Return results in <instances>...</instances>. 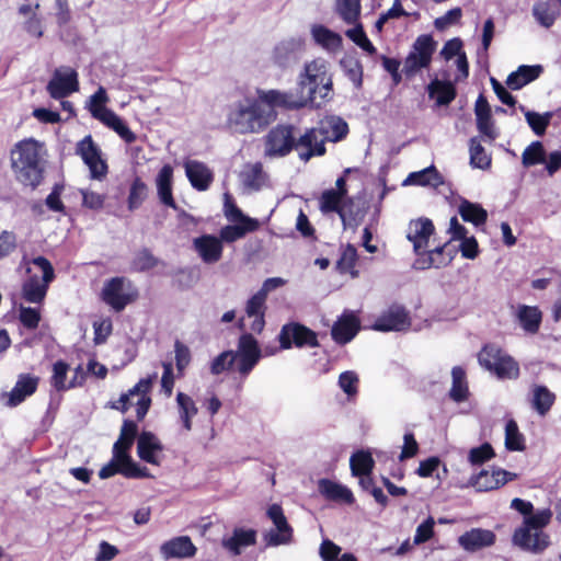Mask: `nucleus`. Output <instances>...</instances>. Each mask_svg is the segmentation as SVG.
I'll list each match as a JSON object with an SVG mask.
<instances>
[{
	"instance_id": "nucleus-27",
	"label": "nucleus",
	"mask_w": 561,
	"mask_h": 561,
	"mask_svg": "<svg viewBox=\"0 0 561 561\" xmlns=\"http://www.w3.org/2000/svg\"><path fill=\"white\" fill-rule=\"evenodd\" d=\"M196 547L188 536L174 537L160 546V553L164 559L192 558Z\"/></svg>"
},
{
	"instance_id": "nucleus-23",
	"label": "nucleus",
	"mask_w": 561,
	"mask_h": 561,
	"mask_svg": "<svg viewBox=\"0 0 561 561\" xmlns=\"http://www.w3.org/2000/svg\"><path fill=\"white\" fill-rule=\"evenodd\" d=\"M193 248L206 264L217 263L222 256L221 240L214 234H203L193 240Z\"/></svg>"
},
{
	"instance_id": "nucleus-59",
	"label": "nucleus",
	"mask_w": 561,
	"mask_h": 561,
	"mask_svg": "<svg viewBox=\"0 0 561 561\" xmlns=\"http://www.w3.org/2000/svg\"><path fill=\"white\" fill-rule=\"evenodd\" d=\"M30 263H33L34 265H36L43 273L42 275V278L45 280V282H53L55 279V271H54V267L51 265V263L44 256H37L35 259H33L32 261H30L26 255H24L22 257V262H21V265H25L26 266V272L30 273L31 272V268H30Z\"/></svg>"
},
{
	"instance_id": "nucleus-53",
	"label": "nucleus",
	"mask_w": 561,
	"mask_h": 561,
	"mask_svg": "<svg viewBox=\"0 0 561 561\" xmlns=\"http://www.w3.org/2000/svg\"><path fill=\"white\" fill-rule=\"evenodd\" d=\"M453 385L449 391L450 398L456 402H462L468 397V385L465 370L456 366L451 370Z\"/></svg>"
},
{
	"instance_id": "nucleus-63",
	"label": "nucleus",
	"mask_w": 561,
	"mask_h": 561,
	"mask_svg": "<svg viewBox=\"0 0 561 561\" xmlns=\"http://www.w3.org/2000/svg\"><path fill=\"white\" fill-rule=\"evenodd\" d=\"M157 262V259L148 250H141L135 255L131 268L137 272H145L153 268Z\"/></svg>"
},
{
	"instance_id": "nucleus-36",
	"label": "nucleus",
	"mask_w": 561,
	"mask_h": 561,
	"mask_svg": "<svg viewBox=\"0 0 561 561\" xmlns=\"http://www.w3.org/2000/svg\"><path fill=\"white\" fill-rule=\"evenodd\" d=\"M51 282H45L37 275L30 276L22 285V297L31 304H42Z\"/></svg>"
},
{
	"instance_id": "nucleus-20",
	"label": "nucleus",
	"mask_w": 561,
	"mask_h": 561,
	"mask_svg": "<svg viewBox=\"0 0 561 561\" xmlns=\"http://www.w3.org/2000/svg\"><path fill=\"white\" fill-rule=\"evenodd\" d=\"M433 232L434 225L428 218H417L409 222L407 238L412 242L415 254L422 255L425 252Z\"/></svg>"
},
{
	"instance_id": "nucleus-33",
	"label": "nucleus",
	"mask_w": 561,
	"mask_h": 561,
	"mask_svg": "<svg viewBox=\"0 0 561 561\" xmlns=\"http://www.w3.org/2000/svg\"><path fill=\"white\" fill-rule=\"evenodd\" d=\"M542 72L540 65L527 66L523 65L508 75L506 84L512 90H519L526 84L536 80Z\"/></svg>"
},
{
	"instance_id": "nucleus-49",
	"label": "nucleus",
	"mask_w": 561,
	"mask_h": 561,
	"mask_svg": "<svg viewBox=\"0 0 561 561\" xmlns=\"http://www.w3.org/2000/svg\"><path fill=\"white\" fill-rule=\"evenodd\" d=\"M470 165L474 169L486 170L491 165V156L485 151L478 137L469 142Z\"/></svg>"
},
{
	"instance_id": "nucleus-6",
	"label": "nucleus",
	"mask_w": 561,
	"mask_h": 561,
	"mask_svg": "<svg viewBox=\"0 0 561 561\" xmlns=\"http://www.w3.org/2000/svg\"><path fill=\"white\" fill-rule=\"evenodd\" d=\"M479 364L499 379H516L519 376L518 363L495 344H488L478 354Z\"/></svg>"
},
{
	"instance_id": "nucleus-19",
	"label": "nucleus",
	"mask_w": 561,
	"mask_h": 561,
	"mask_svg": "<svg viewBox=\"0 0 561 561\" xmlns=\"http://www.w3.org/2000/svg\"><path fill=\"white\" fill-rule=\"evenodd\" d=\"M267 297L260 291L251 296L245 304V314L251 322L247 325L243 320H240V328H248L254 333H261L265 327V310Z\"/></svg>"
},
{
	"instance_id": "nucleus-17",
	"label": "nucleus",
	"mask_w": 561,
	"mask_h": 561,
	"mask_svg": "<svg viewBox=\"0 0 561 561\" xmlns=\"http://www.w3.org/2000/svg\"><path fill=\"white\" fill-rule=\"evenodd\" d=\"M411 324L408 311L401 306H391L383 313H381L373 329L381 332L389 331H403Z\"/></svg>"
},
{
	"instance_id": "nucleus-38",
	"label": "nucleus",
	"mask_w": 561,
	"mask_h": 561,
	"mask_svg": "<svg viewBox=\"0 0 561 561\" xmlns=\"http://www.w3.org/2000/svg\"><path fill=\"white\" fill-rule=\"evenodd\" d=\"M259 228V221L256 219H245L239 225H228L220 229L219 239L222 242H234L242 239L248 232L255 231Z\"/></svg>"
},
{
	"instance_id": "nucleus-61",
	"label": "nucleus",
	"mask_w": 561,
	"mask_h": 561,
	"mask_svg": "<svg viewBox=\"0 0 561 561\" xmlns=\"http://www.w3.org/2000/svg\"><path fill=\"white\" fill-rule=\"evenodd\" d=\"M435 519L428 516L423 523H421L413 537V543L419 546L428 541L434 536Z\"/></svg>"
},
{
	"instance_id": "nucleus-28",
	"label": "nucleus",
	"mask_w": 561,
	"mask_h": 561,
	"mask_svg": "<svg viewBox=\"0 0 561 561\" xmlns=\"http://www.w3.org/2000/svg\"><path fill=\"white\" fill-rule=\"evenodd\" d=\"M359 320L352 312H344L332 327V337L340 344H346L357 334Z\"/></svg>"
},
{
	"instance_id": "nucleus-35",
	"label": "nucleus",
	"mask_w": 561,
	"mask_h": 561,
	"mask_svg": "<svg viewBox=\"0 0 561 561\" xmlns=\"http://www.w3.org/2000/svg\"><path fill=\"white\" fill-rule=\"evenodd\" d=\"M256 533L253 529L237 528L231 537L222 539V547L233 556H239L241 549L255 543Z\"/></svg>"
},
{
	"instance_id": "nucleus-62",
	"label": "nucleus",
	"mask_w": 561,
	"mask_h": 561,
	"mask_svg": "<svg viewBox=\"0 0 561 561\" xmlns=\"http://www.w3.org/2000/svg\"><path fill=\"white\" fill-rule=\"evenodd\" d=\"M236 356H233L232 351H226L215 357L210 364V371L214 375H219L229 368L236 363Z\"/></svg>"
},
{
	"instance_id": "nucleus-44",
	"label": "nucleus",
	"mask_w": 561,
	"mask_h": 561,
	"mask_svg": "<svg viewBox=\"0 0 561 561\" xmlns=\"http://www.w3.org/2000/svg\"><path fill=\"white\" fill-rule=\"evenodd\" d=\"M444 249L445 247L437 245L435 249L428 251L427 253L424 252L414 262L413 266L417 270H426L431 267L439 268L447 265L451 261V256L446 259L443 255Z\"/></svg>"
},
{
	"instance_id": "nucleus-41",
	"label": "nucleus",
	"mask_w": 561,
	"mask_h": 561,
	"mask_svg": "<svg viewBox=\"0 0 561 561\" xmlns=\"http://www.w3.org/2000/svg\"><path fill=\"white\" fill-rule=\"evenodd\" d=\"M443 183V179L435 169L434 165L427 167L421 171L412 172L404 180L403 184L412 185H431L434 187L439 186Z\"/></svg>"
},
{
	"instance_id": "nucleus-15",
	"label": "nucleus",
	"mask_w": 561,
	"mask_h": 561,
	"mask_svg": "<svg viewBox=\"0 0 561 561\" xmlns=\"http://www.w3.org/2000/svg\"><path fill=\"white\" fill-rule=\"evenodd\" d=\"M278 340L280 347L284 350L290 348L293 345L297 347L318 346L316 333L299 323L285 324L279 332Z\"/></svg>"
},
{
	"instance_id": "nucleus-24",
	"label": "nucleus",
	"mask_w": 561,
	"mask_h": 561,
	"mask_svg": "<svg viewBox=\"0 0 561 561\" xmlns=\"http://www.w3.org/2000/svg\"><path fill=\"white\" fill-rule=\"evenodd\" d=\"M37 383V377H33L28 374L20 375L12 390L2 394V398L7 399L4 404L10 408L19 405L36 391Z\"/></svg>"
},
{
	"instance_id": "nucleus-47",
	"label": "nucleus",
	"mask_w": 561,
	"mask_h": 561,
	"mask_svg": "<svg viewBox=\"0 0 561 561\" xmlns=\"http://www.w3.org/2000/svg\"><path fill=\"white\" fill-rule=\"evenodd\" d=\"M522 328L528 333H536L541 323V312L537 307L520 306L517 313Z\"/></svg>"
},
{
	"instance_id": "nucleus-29",
	"label": "nucleus",
	"mask_w": 561,
	"mask_h": 561,
	"mask_svg": "<svg viewBox=\"0 0 561 561\" xmlns=\"http://www.w3.org/2000/svg\"><path fill=\"white\" fill-rule=\"evenodd\" d=\"M318 489L320 494L329 501L345 504L354 503L355 499L352 491L347 486L335 481L321 479L318 482Z\"/></svg>"
},
{
	"instance_id": "nucleus-5",
	"label": "nucleus",
	"mask_w": 561,
	"mask_h": 561,
	"mask_svg": "<svg viewBox=\"0 0 561 561\" xmlns=\"http://www.w3.org/2000/svg\"><path fill=\"white\" fill-rule=\"evenodd\" d=\"M107 102L108 96L106 90L100 87L88 99L85 107L94 119L115 131L127 144H133L137 138L136 135L115 112L106 107Z\"/></svg>"
},
{
	"instance_id": "nucleus-3",
	"label": "nucleus",
	"mask_w": 561,
	"mask_h": 561,
	"mask_svg": "<svg viewBox=\"0 0 561 561\" xmlns=\"http://www.w3.org/2000/svg\"><path fill=\"white\" fill-rule=\"evenodd\" d=\"M332 77L323 59L306 64L298 78V91L306 105L320 107L332 98Z\"/></svg>"
},
{
	"instance_id": "nucleus-10",
	"label": "nucleus",
	"mask_w": 561,
	"mask_h": 561,
	"mask_svg": "<svg viewBox=\"0 0 561 561\" xmlns=\"http://www.w3.org/2000/svg\"><path fill=\"white\" fill-rule=\"evenodd\" d=\"M233 356H236L234 360L238 373L247 377L262 356L257 340L251 333H243L239 339Z\"/></svg>"
},
{
	"instance_id": "nucleus-25",
	"label": "nucleus",
	"mask_w": 561,
	"mask_h": 561,
	"mask_svg": "<svg viewBox=\"0 0 561 561\" xmlns=\"http://www.w3.org/2000/svg\"><path fill=\"white\" fill-rule=\"evenodd\" d=\"M322 141L337 142L348 133L347 123L337 116H327L322 118L316 127Z\"/></svg>"
},
{
	"instance_id": "nucleus-48",
	"label": "nucleus",
	"mask_w": 561,
	"mask_h": 561,
	"mask_svg": "<svg viewBox=\"0 0 561 561\" xmlns=\"http://www.w3.org/2000/svg\"><path fill=\"white\" fill-rule=\"evenodd\" d=\"M341 192L334 188L325 190L319 198V208L322 214L337 213L339 215L345 209Z\"/></svg>"
},
{
	"instance_id": "nucleus-12",
	"label": "nucleus",
	"mask_w": 561,
	"mask_h": 561,
	"mask_svg": "<svg viewBox=\"0 0 561 561\" xmlns=\"http://www.w3.org/2000/svg\"><path fill=\"white\" fill-rule=\"evenodd\" d=\"M434 49L435 43L430 35L419 36L413 44L412 50L404 60L403 71L405 75L412 76L422 68L428 67Z\"/></svg>"
},
{
	"instance_id": "nucleus-30",
	"label": "nucleus",
	"mask_w": 561,
	"mask_h": 561,
	"mask_svg": "<svg viewBox=\"0 0 561 561\" xmlns=\"http://www.w3.org/2000/svg\"><path fill=\"white\" fill-rule=\"evenodd\" d=\"M162 450L157 436L150 432H142L138 437L137 453L140 459L151 465H159L158 454Z\"/></svg>"
},
{
	"instance_id": "nucleus-50",
	"label": "nucleus",
	"mask_w": 561,
	"mask_h": 561,
	"mask_svg": "<svg viewBox=\"0 0 561 561\" xmlns=\"http://www.w3.org/2000/svg\"><path fill=\"white\" fill-rule=\"evenodd\" d=\"M519 111H522L525 115L526 122L531 128V130L538 135L542 136L546 133L547 127L550 124V121L552 118L551 112H546L543 114L528 111L524 105L518 106Z\"/></svg>"
},
{
	"instance_id": "nucleus-40",
	"label": "nucleus",
	"mask_w": 561,
	"mask_h": 561,
	"mask_svg": "<svg viewBox=\"0 0 561 561\" xmlns=\"http://www.w3.org/2000/svg\"><path fill=\"white\" fill-rule=\"evenodd\" d=\"M69 365L62 360H58L53 366L51 386L57 391H65L75 387L80 386V380L77 377H72L67 382V374L69 371Z\"/></svg>"
},
{
	"instance_id": "nucleus-57",
	"label": "nucleus",
	"mask_w": 561,
	"mask_h": 561,
	"mask_svg": "<svg viewBox=\"0 0 561 561\" xmlns=\"http://www.w3.org/2000/svg\"><path fill=\"white\" fill-rule=\"evenodd\" d=\"M340 64L348 79L359 88L363 81V68L359 60L354 56H345Z\"/></svg>"
},
{
	"instance_id": "nucleus-18",
	"label": "nucleus",
	"mask_w": 561,
	"mask_h": 561,
	"mask_svg": "<svg viewBox=\"0 0 561 561\" xmlns=\"http://www.w3.org/2000/svg\"><path fill=\"white\" fill-rule=\"evenodd\" d=\"M295 150L300 160L307 162L313 157L325 153V145L316 127L307 129L295 142Z\"/></svg>"
},
{
	"instance_id": "nucleus-8",
	"label": "nucleus",
	"mask_w": 561,
	"mask_h": 561,
	"mask_svg": "<svg viewBox=\"0 0 561 561\" xmlns=\"http://www.w3.org/2000/svg\"><path fill=\"white\" fill-rule=\"evenodd\" d=\"M116 473H121L126 478L148 477L147 468H140L133 461L129 454L118 450V447L113 448V457L100 469L99 477L101 479H108Z\"/></svg>"
},
{
	"instance_id": "nucleus-9",
	"label": "nucleus",
	"mask_w": 561,
	"mask_h": 561,
	"mask_svg": "<svg viewBox=\"0 0 561 561\" xmlns=\"http://www.w3.org/2000/svg\"><path fill=\"white\" fill-rule=\"evenodd\" d=\"M294 126L277 125L265 136L264 154L268 158L287 156L295 149Z\"/></svg>"
},
{
	"instance_id": "nucleus-42",
	"label": "nucleus",
	"mask_w": 561,
	"mask_h": 561,
	"mask_svg": "<svg viewBox=\"0 0 561 561\" xmlns=\"http://www.w3.org/2000/svg\"><path fill=\"white\" fill-rule=\"evenodd\" d=\"M458 213L465 221L471 222L474 226L483 225L488 218L486 210L480 204L471 203L467 199L461 201L458 206Z\"/></svg>"
},
{
	"instance_id": "nucleus-43",
	"label": "nucleus",
	"mask_w": 561,
	"mask_h": 561,
	"mask_svg": "<svg viewBox=\"0 0 561 561\" xmlns=\"http://www.w3.org/2000/svg\"><path fill=\"white\" fill-rule=\"evenodd\" d=\"M176 403L183 428L185 432H190L192 430V419L197 414L198 409L194 400L183 392L176 394Z\"/></svg>"
},
{
	"instance_id": "nucleus-56",
	"label": "nucleus",
	"mask_w": 561,
	"mask_h": 561,
	"mask_svg": "<svg viewBox=\"0 0 561 561\" xmlns=\"http://www.w3.org/2000/svg\"><path fill=\"white\" fill-rule=\"evenodd\" d=\"M137 435V425L135 422L126 420L124 421L118 439L114 443L113 448L118 447V450L128 454V450L134 444Z\"/></svg>"
},
{
	"instance_id": "nucleus-4",
	"label": "nucleus",
	"mask_w": 561,
	"mask_h": 561,
	"mask_svg": "<svg viewBox=\"0 0 561 561\" xmlns=\"http://www.w3.org/2000/svg\"><path fill=\"white\" fill-rule=\"evenodd\" d=\"M42 145L34 139L20 141L11 152L12 168L20 182L32 187L43 178Z\"/></svg>"
},
{
	"instance_id": "nucleus-22",
	"label": "nucleus",
	"mask_w": 561,
	"mask_h": 561,
	"mask_svg": "<svg viewBox=\"0 0 561 561\" xmlns=\"http://www.w3.org/2000/svg\"><path fill=\"white\" fill-rule=\"evenodd\" d=\"M496 536L490 529L472 528L458 538L459 546L467 552H476L495 543Z\"/></svg>"
},
{
	"instance_id": "nucleus-37",
	"label": "nucleus",
	"mask_w": 561,
	"mask_h": 561,
	"mask_svg": "<svg viewBox=\"0 0 561 561\" xmlns=\"http://www.w3.org/2000/svg\"><path fill=\"white\" fill-rule=\"evenodd\" d=\"M172 178H173V168L170 164H165L159 171L156 184L159 198L162 204L176 208L172 196Z\"/></svg>"
},
{
	"instance_id": "nucleus-60",
	"label": "nucleus",
	"mask_w": 561,
	"mask_h": 561,
	"mask_svg": "<svg viewBox=\"0 0 561 561\" xmlns=\"http://www.w3.org/2000/svg\"><path fill=\"white\" fill-rule=\"evenodd\" d=\"M146 196H147L146 184L140 179H136L130 186L129 196H128V208L130 210L138 208L141 205V203L145 201Z\"/></svg>"
},
{
	"instance_id": "nucleus-64",
	"label": "nucleus",
	"mask_w": 561,
	"mask_h": 561,
	"mask_svg": "<svg viewBox=\"0 0 561 561\" xmlns=\"http://www.w3.org/2000/svg\"><path fill=\"white\" fill-rule=\"evenodd\" d=\"M82 205L89 209L98 210L104 205L105 195L90 188H80Z\"/></svg>"
},
{
	"instance_id": "nucleus-13",
	"label": "nucleus",
	"mask_w": 561,
	"mask_h": 561,
	"mask_svg": "<svg viewBox=\"0 0 561 561\" xmlns=\"http://www.w3.org/2000/svg\"><path fill=\"white\" fill-rule=\"evenodd\" d=\"M46 89L55 100L67 98L79 90L78 72L69 66L56 68Z\"/></svg>"
},
{
	"instance_id": "nucleus-7",
	"label": "nucleus",
	"mask_w": 561,
	"mask_h": 561,
	"mask_svg": "<svg viewBox=\"0 0 561 561\" xmlns=\"http://www.w3.org/2000/svg\"><path fill=\"white\" fill-rule=\"evenodd\" d=\"M138 296L137 289L131 282L124 277H113L107 280L102 289V299L115 311H122L128 304Z\"/></svg>"
},
{
	"instance_id": "nucleus-21",
	"label": "nucleus",
	"mask_w": 561,
	"mask_h": 561,
	"mask_svg": "<svg viewBox=\"0 0 561 561\" xmlns=\"http://www.w3.org/2000/svg\"><path fill=\"white\" fill-rule=\"evenodd\" d=\"M259 99L264 105H270L273 110L275 106L287 110H298L307 106L305 99L301 98L298 90L297 92H283L278 90L262 91L259 94Z\"/></svg>"
},
{
	"instance_id": "nucleus-34",
	"label": "nucleus",
	"mask_w": 561,
	"mask_h": 561,
	"mask_svg": "<svg viewBox=\"0 0 561 561\" xmlns=\"http://www.w3.org/2000/svg\"><path fill=\"white\" fill-rule=\"evenodd\" d=\"M242 185L250 191H259L265 185L267 176L260 162L249 163L243 167L239 174Z\"/></svg>"
},
{
	"instance_id": "nucleus-51",
	"label": "nucleus",
	"mask_w": 561,
	"mask_h": 561,
	"mask_svg": "<svg viewBox=\"0 0 561 561\" xmlns=\"http://www.w3.org/2000/svg\"><path fill=\"white\" fill-rule=\"evenodd\" d=\"M335 9L339 16L346 23L353 24L359 21L360 0H336Z\"/></svg>"
},
{
	"instance_id": "nucleus-14",
	"label": "nucleus",
	"mask_w": 561,
	"mask_h": 561,
	"mask_svg": "<svg viewBox=\"0 0 561 561\" xmlns=\"http://www.w3.org/2000/svg\"><path fill=\"white\" fill-rule=\"evenodd\" d=\"M267 516L273 522L275 528L266 531L263 539L266 546L277 547L288 545L293 540V528L287 523L282 507L278 504H273L267 510Z\"/></svg>"
},
{
	"instance_id": "nucleus-26",
	"label": "nucleus",
	"mask_w": 561,
	"mask_h": 561,
	"mask_svg": "<svg viewBox=\"0 0 561 561\" xmlns=\"http://www.w3.org/2000/svg\"><path fill=\"white\" fill-rule=\"evenodd\" d=\"M184 168L191 185L197 191H206L214 181L213 171L201 161L187 160Z\"/></svg>"
},
{
	"instance_id": "nucleus-52",
	"label": "nucleus",
	"mask_w": 561,
	"mask_h": 561,
	"mask_svg": "<svg viewBox=\"0 0 561 561\" xmlns=\"http://www.w3.org/2000/svg\"><path fill=\"white\" fill-rule=\"evenodd\" d=\"M531 11L537 23L545 28H550L558 16L557 10L548 1L536 2Z\"/></svg>"
},
{
	"instance_id": "nucleus-46",
	"label": "nucleus",
	"mask_w": 561,
	"mask_h": 561,
	"mask_svg": "<svg viewBox=\"0 0 561 561\" xmlns=\"http://www.w3.org/2000/svg\"><path fill=\"white\" fill-rule=\"evenodd\" d=\"M430 98H436L437 105H448L456 98V90L450 82L432 81L427 87Z\"/></svg>"
},
{
	"instance_id": "nucleus-2",
	"label": "nucleus",
	"mask_w": 561,
	"mask_h": 561,
	"mask_svg": "<svg viewBox=\"0 0 561 561\" xmlns=\"http://www.w3.org/2000/svg\"><path fill=\"white\" fill-rule=\"evenodd\" d=\"M276 119L275 110L264 105L260 99H244L230 110L227 124L238 134L260 133Z\"/></svg>"
},
{
	"instance_id": "nucleus-45",
	"label": "nucleus",
	"mask_w": 561,
	"mask_h": 561,
	"mask_svg": "<svg viewBox=\"0 0 561 561\" xmlns=\"http://www.w3.org/2000/svg\"><path fill=\"white\" fill-rule=\"evenodd\" d=\"M150 387L151 378L140 379L131 389L123 393L116 402H113L111 407L124 413L128 410L129 405L133 404V399L136 398L137 394L148 393Z\"/></svg>"
},
{
	"instance_id": "nucleus-58",
	"label": "nucleus",
	"mask_w": 561,
	"mask_h": 561,
	"mask_svg": "<svg viewBox=\"0 0 561 561\" xmlns=\"http://www.w3.org/2000/svg\"><path fill=\"white\" fill-rule=\"evenodd\" d=\"M350 466L353 476L371 473L374 460L369 453L357 451L352 455L350 459Z\"/></svg>"
},
{
	"instance_id": "nucleus-16",
	"label": "nucleus",
	"mask_w": 561,
	"mask_h": 561,
	"mask_svg": "<svg viewBox=\"0 0 561 561\" xmlns=\"http://www.w3.org/2000/svg\"><path fill=\"white\" fill-rule=\"evenodd\" d=\"M515 479H517L516 473L504 469H495L492 472L481 470L479 473L471 476L466 486H472L478 492H488L496 490Z\"/></svg>"
},
{
	"instance_id": "nucleus-31",
	"label": "nucleus",
	"mask_w": 561,
	"mask_h": 561,
	"mask_svg": "<svg viewBox=\"0 0 561 561\" xmlns=\"http://www.w3.org/2000/svg\"><path fill=\"white\" fill-rule=\"evenodd\" d=\"M474 112L479 131L491 140H494L496 138V133L493 127L491 108L486 99L482 94H480L476 101Z\"/></svg>"
},
{
	"instance_id": "nucleus-39",
	"label": "nucleus",
	"mask_w": 561,
	"mask_h": 561,
	"mask_svg": "<svg viewBox=\"0 0 561 561\" xmlns=\"http://www.w3.org/2000/svg\"><path fill=\"white\" fill-rule=\"evenodd\" d=\"M311 35L313 41L328 51H335L341 47V35L323 25H313L311 27Z\"/></svg>"
},
{
	"instance_id": "nucleus-54",
	"label": "nucleus",
	"mask_w": 561,
	"mask_h": 561,
	"mask_svg": "<svg viewBox=\"0 0 561 561\" xmlns=\"http://www.w3.org/2000/svg\"><path fill=\"white\" fill-rule=\"evenodd\" d=\"M505 447L511 451H522L525 449V438L519 432L518 425L514 420H510L505 425Z\"/></svg>"
},
{
	"instance_id": "nucleus-1",
	"label": "nucleus",
	"mask_w": 561,
	"mask_h": 561,
	"mask_svg": "<svg viewBox=\"0 0 561 561\" xmlns=\"http://www.w3.org/2000/svg\"><path fill=\"white\" fill-rule=\"evenodd\" d=\"M511 508L525 516L523 525L513 534V545L533 553H541L546 550L550 546V537L542 529L551 520V510L543 508L533 514V504L519 497L512 500Z\"/></svg>"
},
{
	"instance_id": "nucleus-32",
	"label": "nucleus",
	"mask_w": 561,
	"mask_h": 561,
	"mask_svg": "<svg viewBox=\"0 0 561 561\" xmlns=\"http://www.w3.org/2000/svg\"><path fill=\"white\" fill-rule=\"evenodd\" d=\"M556 394L546 386L534 385L530 388L531 408L540 415L545 416L556 402Z\"/></svg>"
},
{
	"instance_id": "nucleus-55",
	"label": "nucleus",
	"mask_w": 561,
	"mask_h": 561,
	"mask_svg": "<svg viewBox=\"0 0 561 561\" xmlns=\"http://www.w3.org/2000/svg\"><path fill=\"white\" fill-rule=\"evenodd\" d=\"M545 161L546 150L540 141H533L522 153V163L525 168L540 164Z\"/></svg>"
},
{
	"instance_id": "nucleus-11",
	"label": "nucleus",
	"mask_w": 561,
	"mask_h": 561,
	"mask_svg": "<svg viewBox=\"0 0 561 561\" xmlns=\"http://www.w3.org/2000/svg\"><path fill=\"white\" fill-rule=\"evenodd\" d=\"M76 153L80 156L89 168L91 179L102 180L105 178L107 164L102 157L100 147L94 142L91 135H87L77 144Z\"/></svg>"
}]
</instances>
